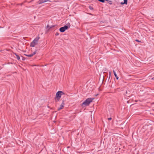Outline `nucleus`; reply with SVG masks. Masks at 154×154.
<instances>
[{
    "instance_id": "9b49d317",
    "label": "nucleus",
    "mask_w": 154,
    "mask_h": 154,
    "mask_svg": "<svg viewBox=\"0 0 154 154\" xmlns=\"http://www.w3.org/2000/svg\"><path fill=\"white\" fill-rule=\"evenodd\" d=\"M15 55L17 57V58L18 60H19L20 59V57L16 53H15Z\"/></svg>"
},
{
    "instance_id": "a211bd4d",
    "label": "nucleus",
    "mask_w": 154,
    "mask_h": 154,
    "mask_svg": "<svg viewBox=\"0 0 154 154\" xmlns=\"http://www.w3.org/2000/svg\"><path fill=\"white\" fill-rule=\"evenodd\" d=\"M136 41L137 42H140L138 40H136Z\"/></svg>"
},
{
    "instance_id": "0eeeda50",
    "label": "nucleus",
    "mask_w": 154,
    "mask_h": 154,
    "mask_svg": "<svg viewBox=\"0 0 154 154\" xmlns=\"http://www.w3.org/2000/svg\"><path fill=\"white\" fill-rule=\"evenodd\" d=\"M124 0V2H121L120 3V4L121 5H123V4L127 5L128 0Z\"/></svg>"
},
{
    "instance_id": "dca6fc26",
    "label": "nucleus",
    "mask_w": 154,
    "mask_h": 154,
    "mask_svg": "<svg viewBox=\"0 0 154 154\" xmlns=\"http://www.w3.org/2000/svg\"><path fill=\"white\" fill-rule=\"evenodd\" d=\"M89 8L90 9H91V10L93 9V8L90 6H89Z\"/></svg>"
},
{
    "instance_id": "39448f33",
    "label": "nucleus",
    "mask_w": 154,
    "mask_h": 154,
    "mask_svg": "<svg viewBox=\"0 0 154 154\" xmlns=\"http://www.w3.org/2000/svg\"><path fill=\"white\" fill-rule=\"evenodd\" d=\"M66 29H67V27L64 26L63 27H61L60 29V31L61 32H64Z\"/></svg>"
},
{
    "instance_id": "1a4fd4ad",
    "label": "nucleus",
    "mask_w": 154,
    "mask_h": 154,
    "mask_svg": "<svg viewBox=\"0 0 154 154\" xmlns=\"http://www.w3.org/2000/svg\"><path fill=\"white\" fill-rule=\"evenodd\" d=\"M113 72L114 74V75H115V77H116L117 79H119V77H118V76L117 75V74L114 70H113Z\"/></svg>"
},
{
    "instance_id": "6e6552de",
    "label": "nucleus",
    "mask_w": 154,
    "mask_h": 154,
    "mask_svg": "<svg viewBox=\"0 0 154 154\" xmlns=\"http://www.w3.org/2000/svg\"><path fill=\"white\" fill-rule=\"evenodd\" d=\"M66 26L67 28V29H68L69 28H70V23H67L66 25L64 26Z\"/></svg>"
},
{
    "instance_id": "423d86ee",
    "label": "nucleus",
    "mask_w": 154,
    "mask_h": 154,
    "mask_svg": "<svg viewBox=\"0 0 154 154\" xmlns=\"http://www.w3.org/2000/svg\"><path fill=\"white\" fill-rule=\"evenodd\" d=\"M47 1L50 2L49 0H40L38 1V3L39 4H40L42 3L46 2Z\"/></svg>"
},
{
    "instance_id": "20e7f679",
    "label": "nucleus",
    "mask_w": 154,
    "mask_h": 154,
    "mask_svg": "<svg viewBox=\"0 0 154 154\" xmlns=\"http://www.w3.org/2000/svg\"><path fill=\"white\" fill-rule=\"evenodd\" d=\"M64 101L63 100L62 103H61V104L60 105V107H58V110H60L62 109L64 107Z\"/></svg>"
},
{
    "instance_id": "7ed1b4c3",
    "label": "nucleus",
    "mask_w": 154,
    "mask_h": 154,
    "mask_svg": "<svg viewBox=\"0 0 154 154\" xmlns=\"http://www.w3.org/2000/svg\"><path fill=\"white\" fill-rule=\"evenodd\" d=\"M39 39V37H37L31 43L30 46L34 47L37 45L38 44V41Z\"/></svg>"
},
{
    "instance_id": "ddd939ff",
    "label": "nucleus",
    "mask_w": 154,
    "mask_h": 154,
    "mask_svg": "<svg viewBox=\"0 0 154 154\" xmlns=\"http://www.w3.org/2000/svg\"><path fill=\"white\" fill-rule=\"evenodd\" d=\"M36 53V51H34L33 53L31 54V55H32V56L35 55Z\"/></svg>"
},
{
    "instance_id": "6ab92c4d",
    "label": "nucleus",
    "mask_w": 154,
    "mask_h": 154,
    "mask_svg": "<svg viewBox=\"0 0 154 154\" xmlns=\"http://www.w3.org/2000/svg\"><path fill=\"white\" fill-rule=\"evenodd\" d=\"M110 72H109V75H110Z\"/></svg>"
},
{
    "instance_id": "4468645a",
    "label": "nucleus",
    "mask_w": 154,
    "mask_h": 154,
    "mask_svg": "<svg viewBox=\"0 0 154 154\" xmlns=\"http://www.w3.org/2000/svg\"><path fill=\"white\" fill-rule=\"evenodd\" d=\"M55 35H59V33L58 32H57L56 34H55Z\"/></svg>"
},
{
    "instance_id": "9d476101",
    "label": "nucleus",
    "mask_w": 154,
    "mask_h": 154,
    "mask_svg": "<svg viewBox=\"0 0 154 154\" xmlns=\"http://www.w3.org/2000/svg\"><path fill=\"white\" fill-rule=\"evenodd\" d=\"M98 1L101 2H104L105 1H108L109 2H112V1H109L108 0H98Z\"/></svg>"
},
{
    "instance_id": "2eb2a0df",
    "label": "nucleus",
    "mask_w": 154,
    "mask_h": 154,
    "mask_svg": "<svg viewBox=\"0 0 154 154\" xmlns=\"http://www.w3.org/2000/svg\"><path fill=\"white\" fill-rule=\"evenodd\" d=\"M108 119L109 120H110L112 119V118L110 117V118H109Z\"/></svg>"
},
{
    "instance_id": "f03ea898",
    "label": "nucleus",
    "mask_w": 154,
    "mask_h": 154,
    "mask_svg": "<svg viewBox=\"0 0 154 154\" xmlns=\"http://www.w3.org/2000/svg\"><path fill=\"white\" fill-rule=\"evenodd\" d=\"M94 98H89L87 99L82 104V105L85 106H88L94 100Z\"/></svg>"
},
{
    "instance_id": "f3484780",
    "label": "nucleus",
    "mask_w": 154,
    "mask_h": 154,
    "mask_svg": "<svg viewBox=\"0 0 154 154\" xmlns=\"http://www.w3.org/2000/svg\"><path fill=\"white\" fill-rule=\"evenodd\" d=\"M110 4H112V3H111V2H108V1H107Z\"/></svg>"
},
{
    "instance_id": "f257e3e1",
    "label": "nucleus",
    "mask_w": 154,
    "mask_h": 154,
    "mask_svg": "<svg viewBox=\"0 0 154 154\" xmlns=\"http://www.w3.org/2000/svg\"><path fill=\"white\" fill-rule=\"evenodd\" d=\"M64 94V93L60 91H58L56 94V97L55 98V100L56 101H58L62 95Z\"/></svg>"
},
{
    "instance_id": "f8f14e48",
    "label": "nucleus",
    "mask_w": 154,
    "mask_h": 154,
    "mask_svg": "<svg viewBox=\"0 0 154 154\" xmlns=\"http://www.w3.org/2000/svg\"><path fill=\"white\" fill-rule=\"evenodd\" d=\"M25 55L26 56H27L28 57H32V55H31V54H25Z\"/></svg>"
}]
</instances>
